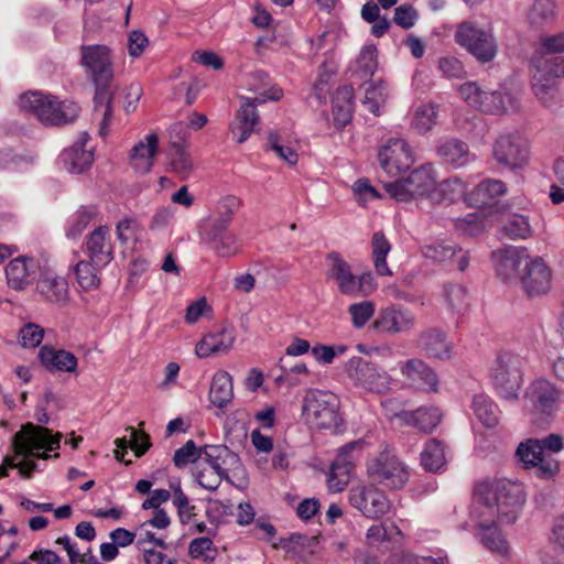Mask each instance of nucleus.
<instances>
[{"instance_id": "nucleus-6", "label": "nucleus", "mask_w": 564, "mask_h": 564, "mask_svg": "<svg viewBox=\"0 0 564 564\" xmlns=\"http://www.w3.org/2000/svg\"><path fill=\"white\" fill-rule=\"evenodd\" d=\"M339 398L329 391L313 389L303 400V417L317 430H334L341 423Z\"/></svg>"}, {"instance_id": "nucleus-32", "label": "nucleus", "mask_w": 564, "mask_h": 564, "mask_svg": "<svg viewBox=\"0 0 564 564\" xmlns=\"http://www.w3.org/2000/svg\"><path fill=\"white\" fill-rule=\"evenodd\" d=\"M87 132H82L78 140L63 153L65 167L70 173H83L94 161V153L84 145L88 141Z\"/></svg>"}, {"instance_id": "nucleus-12", "label": "nucleus", "mask_w": 564, "mask_h": 564, "mask_svg": "<svg viewBox=\"0 0 564 564\" xmlns=\"http://www.w3.org/2000/svg\"><path fill=\"white\" fill-rule=\"evenodd\" d=\"M349 502L369 519H379L392 508V503L386 492L375 485L352 487L349 491Z\"/></svg>"}, {"instance_id": "nucleus-62", "label": "nucleus", "mask_w": 564, "mask_h": 564, "mask_svg": "<svg viewBox=\"0 0 564 564\" xmlns=\"http://www.w3.org/2000/svg\"><path fill=\"white\" fill-rule=\"evenodd\" d=\"M199 459V465L202 464L203 454L202 447L197 448L194 441L189 440L186 442L184 446L176 449L173 456V462L176 467H183L188 463H193Z\"/></svg>"}, {"instance_id": "nucleus-11", "label": "nucleus", "mask_w": 564, "mask_h": 564, "mask_svg": "<svg viewBox=\"0 0 564 564\" xmlns=\"http://www.w3.org/2000/svg\"><path fill=\"white\" fill-rule=\"evenodd\" d=\"M495 161L509 170L522 169L529 163L530 147L518 132L501 133L492 147Z\"/></svg>"}, {"instance_id": "nucleus-14", "label": "nucleus", "mask_w": 564, "mask_h": 564, "mask_svg": "<svg viewBox=\"0 0 564 564\" xmlns=\"http://www.w3.org/2000/svg\"><path fill=\"white\" fill-rule=\"evenodd\" d=\"M492 380L496 390L506 400H516L521 388V376L517 360L508 352L500 354L495 360Z\"/></svg>"}, {"instance_id": "nucleus-21", "label": "nucleus", "mask_w": 564, "mask_h": 564, "mask_svg": "<svg viewBox=\"0 0 564 564\" xmlns=\"http://www.w3.org/2000/svg\"><path fill=\"white\" fill-rule=\"evenodd\" d=\"M529 253L525 249L509 248L497 250L492 253L496 273L506 282L520 280V273L524 267V260Z\"/></svg>"}, {"instance_id": "nucleus-13", "label": "nucleus", "mask_w": 564, "mask_h": 564, "mask_svg": "<svg viewBox=\"0 0 564 564\" xmlns=\"http://www.w3.org/2000/svg\"><path fill=\"white\" fill-rule=\"evenodd\" d=\"M380 167L394 177L408 171L414 163V154L405 140L391 138L378 151Z\"/></svg>"}, {"instance_id": "nucleus-42", "label": "nucleus", "mask_w": 564, "mask_h": 564, "mask_svg": "<svg viewBox=\"0 0 564 564\" xmlns=\"http://www.w3.org/2000/svg\"><path fill=\"white\" fill-rule=\"evenodd\" d=\"M416 198L427 196L436 184L435 172L432 166L423 165L414 171L406 177Z\"/></svg>"}, {"instance_id": "nucleus-10", "label": "nucleus", "mask_w": 564, "mask_h": 564, "mask_svg": "<svg viewBox=\"0 0 564 564\" xmlns=\"http://www.w3.org/2000/svg\"><path fill=\"white\" fill-rule=\"evenodd\" d=\"M346 370L354 386L359 389L378 394L390 390V375L370 361L352 357L348 360Z\"/></svg>"}, {"instance_id": "nucleus-47", "label": "nucleus", "mask_w": 564, "mask_h": 564, "mask_svg": "<svg viewBox=\"0 0 564 564\" xmlns=\"http://www.w3.org/2000/svg\"><path fill=\"white\" fill-rule=\"evenodd\" d=\"M438 109L434 104L419 106L413 112L411 127L420 134L430 132L437 122Z\"/></svg>"}, {"instance_id": "nucleus-22", "label": "nucleus", "mask_w": 564, "mask_h": 564, "mask_svg": "<svg viewBox=\"0 0 564 564\" xmlns=\"http://www.w3.org/2000/svg\"><path fill=\"white\" fill-rule=\"evenodd\" d=\"M528 406L535 414H550L558 399V391L545 379L535 380L527 392Z\"/></svg>"}, {"instance_id": "nucleus-27", "label": "nucleus", "mask_w": 564, "mask_h": 564, "mask_svg": "<svg viewBox=\"0 0 564 564\" xmlns=\"http://www.w3.org/2000/svg\"><path fill=\"white\" fill-rule=\"evenodd\" d=\"M36 290L46 302L64 305L68 301L67 281L48 269L41 272Z\"/></svg>"}, {"instance_id": "nucleus-63", "label": "nucleus", "mask_w": 564, "mask_h": 564, "mask_svg": "<svg viewBox=\"0 0 564 564\" xmlns=\"http://www.w3.org/2000/svg\"><path fill=\"white\" fill-rule=\"evenodd\" d=\"M43 336L44 330L42 327L29 323L20 329V344L24 348H35L42 343Z\"/></svg>"}, {"instance_id": "nucleus-53", "label": "nucleus", "mask_w": 564, "mask_h": 564, "mask_svg": "<svg viewBox=\"0 0 564 564\" xmlns=\"http://www.w3.org/2000/svg\"><path fill=\"white\" fill-rule=\"evenodd\" d=\"M556 17L554 0H534L529 13V22L536 28H541L552 21Z\"/></svg>"}, {"instance_id": "nucleus-28", "label": "nucleus", "mask_w": 564, "mask_h": 564, "mask_svg": "<svg viewBox=\"0 0 564 564\" xmlns=\"http://www.w3.org/2000/svg\"><path fill=\"white\" fill-rule=\"evenodd\" d=\"M36 264L32 258L20 256L6 267L8 285L17 291L24 290L35 279Z\"/></svg>"}, {"instance_id": "nucleus-45", "label": "nucleus", "mask_w": 564, "mask_h": 564, "mask_svg": "<svg viewBox=\"0 0 564 564\" xmlns=\"http://www.w3.org/2000/svg\"><path fill=\"white\" fill-rule=\"evenodd\" d=\"M364 448L365 443L361 440L349 442L337 449L336 458L332 464L335 465L336 468L351 473Z\"/></svg>"}, {"instance_id": "nucleus-17", "label": "nucleus", "mask_w": 564, "mask_h": 564, "mask_svg": "<svg viewBox=\"0 0 564 564\" xmlns=\"http://www.w3.org/2000/svg\"><path fill=\"white\" fill-rule=\"evenodd\" d=\"M516 454L524 468H535V474L539 478L550 479L560 470L558 462L544 455L536 438H528L521 442Z\"/></svg>"}, {"instance_id": "nucleus-40", "label": "nucleus", "mask_w": 564, "mask_h": 564, "mask_svg": "<svg viewBox=\"0 0 564 564\" xmlns=\"http://www.w3.org/2000/svg\"><path fill=\"white\" fill-rule=\"evenodd\" d=\"M390 91L386 82L378 79L376 82L366 83L364 85L362 106L378 116L380 108L387 102Z\"/></svg>"}, {"instance_id": "nucleus-5", "label": "nucleus", "mask_w": 564, "mask_h": 564, "mask_svg": "<svg viewBox=\"0 0 564 564\" xmlns=\"http://www.w3.org/2000/svg\"><path fill=\"white\" fill-rule=\"evenodd\" d=\"M454 42L480 64L491 63L498 55L499 44L491 25L465 20L454 26Z\"/></svg>"}, {"instance_id": "nucleus-64", "label": "nucleus", "mask_w": 564, "mask_h": 564, "mask_svg": "<svg viewBox=\"0 0 564 564\" xmlns=\"http://www.w3.org/2000/svg\"><path fill=\"white\" fill-rule=\"evenodd\" d=\"M417 19L419 13L411 4H401L394 9L393 22L404 30L413 28Z\"/></svg>"}, {"instance_id": "nucleus-33", "label": "nucleus", "mask_w": 564, "mask_h": 564, "mask_svg": "<svg viewBox=\"0 0 564 564\" xmlns=\"http://www.w3.org/2000/svg\"><path fill=\"white\" fill-rule=\"evenodd\" d=\"M499 232L510 240H527L534 236L530 217L518 213H511L503 217Z\"/></svg>"}, {"instance_id": "nucleus-24", "label": "nucleus", "mask_w": 564, "mask_h": 564, "mask_svg": "<svg viewBox=\"0 0 564 564\" xmlns=\"http://www.w3.org/2000/svg\"><path fill=\"white\" fill-rule=\"evenodd\" d=\"M202 464L208 465L227 477L229 471L238 470L241 467L239 456L226 445H205L202 447Z\"/></svg>"}, {"instance_id": "nucleus-34", "label": "nucleus", "mask_w": 564, "mask_h": 564, "mask_svg": "<svg viewBox=\"0 0 564 564\" xmlns=\"http://www.w3.org/2000/svg\"><path fill=\"white\" fill-rule=\"evenodd\" d=\"M247 87L248 90L257 95L251 98L254 101V106L262 105L268 100H280L283 95L279 87L270 86V79L262 70L253 72L248 76Z\"/></svg>"}, {"instance_id": "nucleus-9", "label": "nucleus", "mask_w": 564, "mask_h": 564, "mask_svg": "<svg viewBox=\"0 0 564 564\" xmlns=\"http://www.w3.org/2000/svg\"><path fill=\"white\" fill-rule=\"evenodd\" d=\"M327 278L334 280L338 290L348 296H367L373 292L376 284L370 273L356 275L347 261L337 252L328 253Z\"/></svg>"}, {"instance_id": "nucleus-30", "label": "nucleus", "mask_w": 564, "mask_h": 564, "mask_svg": "<svg viewBox=\"0 0 564 564\" xmlns=\"http://www.w3.org/2000/svg\"><path fill=\"white\" fill-rule=\"evenodd\" d=\"M419 347L429 357L436 359H448L452 357V344L444 330L432 327L423 330L417 338Z\"/></svg>"}, {"instance_id": "nucleus-1", "label": "nucleus", "mask_w": 564, "mask_h": 564, "mask_svg": "<svg viewBox=\"0 0 564 564\" xmlns=\"http://www.w3.org/2000/svg\"><path fill=\"white\" fill-rule=\"evenodd\" d=\"M82 65L96 86L95 107L102 109L99 134L106 137L112 118V95L108 87L113 78V59L111 50L106 45H83L80 47Z\"/></svg>"}, {"instance_id": "nucleus-54", "label": "nucleus", "mask_w": 564, "mask_h": 564, "mask_svg": "<svg viewBox=\"0 0 564 564\" xmlns=\"http://www.w3.org/2000/svg\"><path fill=\"white\" fill-rule=\"evenodd\" d=\"M13 454H15V453L13 452ZM29 456H22V455H20V456L13 455L12 457L6 456L0 466V478L7 477L9 475L10 468H17L20 476L25 479L31 478L33 471L36 468V463L33 460H28L26 459Z\"/></svg>"}, {"instance_id": "nucleus-16", "label": "nucleus", "mask_w": 564, "mask_h": 564, "mask_svg": "<svg viewBox=\"0 0 564 564\" xmlns=\"http://www.w3.org/2000/svg\"><path fill=\"white\" fill-rule=\"evenodd\" d=\"M523 291L531 297L546 294L552 288V271L541 257L528 256L520 273Z\"/></svg>"}, {"instance_id": "nucleus-25", "label": "nucleus", "mask_w": 564, "mask_h": 564, "mask_svg": "<svg viewBox=\"0 0 564 564\" xmlns=\"http://www.w3.org/2000/svg\"><path fill=\"white\" fill-rule=\"evenodd\" d=\"M159 148V137L156 133H149L139 140L131 149L129 155L130 166L139 174L150 172L153 166Z\"/></svg>"}, {"instance_id": "nucleus-4", "label": "nucleus", "mask_w": 564, "mask_h": 564, "mask_svg": "<svg viewBox=\"0 0 564 564\" xmlns=\"http://www.w3.org/2000/svg\"><path fill=\"white\" fill-rule=\"evenodd\" d=\"M240 200L236 196H226L218 204V215L209 219L203 230V239L219 257H232L239 250L237 236L228 230Z\"/></svg>"}, {"instance_id": "nucleus-49", "label": "nucleus", "mask_w": 564, "mask_h": 564, "mask_svg": "<svg viewBox=\"0 0 564 564\" xmlns=\"http://www.w3.org/2000/svg\"><path fill=\"white\" fill-rule=\"evenodd\" d=\"M443 297L446 306L456 314L465 312L469 305L467 289L460 284H445Z\"/></svg>"}, {"instance_id": "nucleus-8", "label": "nucleus", "mask_w": 564, "mask_h": 564, "mask_svg": "<svg viewBox=\"0 0 564 564\" xmlns=\"http://www.w3.org/2000/svg\"><path fill=\"white\" fill-rule=\"evenodd\" d=\"M367 476L375 484L399 490L409 481L410 470L393 452L384 449L367 463Z\"/></svg>"}, {"instance_id": "nucleus-58", "label": "nucleus", "mask_w": 564, "mask_h": 564, "mask_svg": "<svg viewBox=\"0 0 564 564\" xmlns=\"http://www.w3.org/2000/svg\"><path fill=\"white\" fill-rule=\"evenodd\" d=\"M188 554L192 558H202L205 562H213L217 555V549L209 538H196L188 545Z\"/></svg>"}, {"instance_id": "nucleus-7", "label": "nucleus", "mask_w": 564, "mask_h": 564, "mask_svg": "<svg viewBox=\"0 0 564 564\" xmlns=\"http://www.w3.org/2000/svg\"><path fill=\"white\" fill-rule=\"evenodd\" d=\"M21 109L33 113L45 124H63L73 121L79 107L73 101L55 102L51 96L37 91L23 94L20 97Z\"/></svg>"}, {"instance_id": "nucleus-56", "label": "nucleus", "mask_w": 564, "mask_h": 564, "mask_svg": "<svg viewBox=\"0 0 564 564\" xmlns=\"http://www.w3.org/2000/svg\"><path fill=\"white\" fill-rule=\"evenodd\" d=\"M486 217L481 212H474L465 217H459L454 220V226L462 234L475 236L485 229Z\"/></svg>"}, {"instance_id": "nucleus-31", "label": "nucleus", "mask_w": 564, "mask_h": 564, "mask_svg": "<svg viewBox=\"0 0 564 564\" xmlns=\"http://www.w3.org/2000/svg\"><path fill=\"white\" fill-rule=\"evenodd\" d=\"M39 359L50 372L73 373L78 366V359L73 352L47 345L39 350Z\"/></svg>"}, {"instance_id": "nucleus-38", "label": "nucleus", "mask_w": 564, "mask_h": 564, "mask_svg": "<svg viewBox=\"0 0 564 564\" xmlns=\"http://www.w3.org/2000/svg\"><path fill=\"white\" fill-rule=\"evenodd\" d=\"M467 185L458 177H451L434 185L430 199L434 204L454 203L466 194Z\"/></svg>"}, {"instance_id": "nucleus-57", "label": "nucleus", "mask_w": 564, "mask_h": 564, "mask_svg": "<svg viewBox=\"0 0 564 564\" xmlns=\"http://www.w3.org/2000/svg\"><path fill=\"white\" fill-rule=\"evenodd\" d=\"M141 231L142 227L140 223L131 217L121 219L116 226L117 238L122 245L138 242Z\"/></svg>"}, {"instance_id": "nucleus-43", "label": "nucleus", "mask_w": 564, "mask_h": 564, "mask_svg": "<svg viewBox=\"0 0 564 564\" xmlns=\"http://www.w3.org/2000/svg\"><path fill=\"white\" fill-rule=\"evenodd\" d=\"M371 256L377 274L391 276L392 272L387 263V256L391 250V245L381 232H375L371 238Z\"/></svg>"}, {"instance_id": "nucleus-29", "label": "nucleus", "mask_w": 564, "mask_h": 564, "mask_svg": "<svg viewBox=\"0 0 564 564\" xmlns=\"http://www.w3.org/2000/svg\"><path fill=\"white\" fill-rule=\"evenodd\" d=\"M506 193L507 186L502 181L486 178L466 194L465 200L473 207L490 206Z\"/></svg>"}, {"instance_id": "nucleus-26", "label": "nucleus", "mask_w": 564, "mask_h": 564, "mask_svg": "<svg viewBox=\"0 0 564 564\" xmlns=\"http://www.w3.org/2000/svg\"><path fill=\"white\" fill-rule=\"evenodd\" d=\"M425 258L436 262L452 263L457 257V269L465 271L469 265V254L456 245L446 241H433L422 247Z\"/></svg>"}, {"instance_id": "nucleus-37", "label": "nucleus", "mask_w": 564, "mask_h": 564, "mask_svg": "<svg viewBox=\"0 0 564 564\" xmlns=\"http://www.w3.org/2000/svg\"><path fill=\"white\" fill-rule=\"evenodd\" d=\"M437 154L448 164L463 167L470 162L468 145L458 139H447L441 142Z\"/></svg>"}, {"instance_id": "nucleus-59", "label": "nucleus", "mask_w": 564, "mask_h": 564, "mask_svg": "<svg viewBox=\"0 0 564 564\" xmlns=\"http://www.w3.org/2000/svg\"><path fill=\"white\" fill-rule=\"evenodd\" d=\"M376 311L371 301H362L348 306L351 324L355 328L364 327L373 316Z\"/></svg>"}, {"instance_id": "nucleus-60", "label": "nucleus", "mask_w": 564, "mask_h": 564, "mask_svg": "<svg viewBox=\"0 0 564 564\" xmlns=\"http://www.w3.org/2000/svg\"><path fill=\"white\" fill-rule=\"evenodd\" d=\"M198 470L195 474V478L199 486L203 488L214 491L216 490L223 479L228 480L229 478L224 474L218 473V470L212 469L208 465L203 466V464L197 465Z\"/></svg>"}, {"instance_id": "nucleus-50", "label": "nucleus", "mask_w": 564, "mask_h": 564, "mask_svg": "<svg viewBox=\"0 0 564 564\" xmlns=\"http://www.w3.org/2000/svg\"><path fill=\"white\" fill-rule=\"evenodd\" d=\"M421 462L426 470L438 471L446 463L443 444L436 440L429 441L421 454Z\"/></svg>"}, {"instance_id": "nucleus-44", "label": "nucleus", "mask_w": 564, "mask_h": 564, "mask_svg": "<svg viewBox=\"0 0 564 564\" xmlns=\"http://www.w3.org/2000/svg\"><path fill=\"white\" fill-rule=\"evenodd\" d=\"M535 72L532 75V89L538 99L545 107H553L554 99L556 97V89L554 88L552 76L545 70V75L542 73L540 65H534Z\"/></svg>"}, {"instance_id": "nucleus-48", "label": "nucleus", "mask_w": 564, "mask_h": 564, "mask_svg": "<svg viewBox=\"0 0 564 564\" xmlns=\"http://www.w3.org/2000/svg\"><path fill=\"white\" fill-rule=\"evenodd\" d=\"M471 409L485 426L494 427L498 424V409L489 397L485 394L475 395Z\"/></svg>"}, {"instance_id": "nucleus-35", "label": "nucleus", "mask_w": 564, "mask_h": 564, "mask_svg": "<svg viewBox=\"0 0 564 564\" xmlns=\"http://www.w3.org/2000/svg\"><path fill=\"white\" fill-rule=\"evenodd\" d=\"M518 100L508 91L495 90L485 91L484 98L480 100L479 110L501 115L518 110Z\"/></svg>"}, {"instance_id": "nucleus-61", "label": "nucleus", "mask_w": 564, "mask_h": 564, "mask_svg": "<svg viewBox=\"0 0 564 564\" xmlns=\"http://www.w3.org/2000/svg\"><path fill=\"white\" fill-rule=\"evenodd\" d=\"M555 182L550 187V198L553 204L564 203V154L553 164Z\"/></svg>"}, {"instance_id": "nucleus-2", "label": "nucleus", "mask_w": 564, "mask_h": 564, "mask_svg": "<svg viewBox=\"0 0 564 564\" xmlns=\"http://www.w3.org/2000/svg\"><path fill=\"white\" fill-rule=\"evenodd\" d=\"M476 494L488 509L489 517L503 524L516 522L527 498L521 482L506 478L480 481Z\"/></svg>"}, {"instance_id": "nucleus-52", "label": "nucleus", "mask_w": 564, "mask_h": 564, "mask_svg": "<svg viewBox=\"0 0 564 564\" xmlns=\"http://www.w3.org/2000/svg\"><path fill=\"white\" fill-rule=\"evenodd\" d=\"M171 171L185 178L193 171V161L189 153L181 144L173 143L169 152Z\"/></svg>"}, {"instance_id": "nucleus-20", "label": "nucleus", "mask_w": 564, "mask_h": 564, "mask_svg": "<svg viewBox=\"0 0 564 564\" xmlns=\"http://www.w3.org/2000/svg\"><path fill=\"white\" fill-rule=\"evenodd\" d=\"M86 253L97 267H107L113 260L115 248L109 227L99 226L90 232L86 241Z\"/></svg>"}, {"instance_id": "nucleus-51", "label": "nucleus", "mask_w": 564, "mask_h": 564, "mask_svg": "<svg viewBox=\"0 0 564 564\" xmlns=\"http://www.w3.org/2000/svg\"><path fill=\"white\" fill-rule=\"evenodd\" d=\"M376 46L368 45L362 47L354 64L352 72L362 79L371 77L378 68Z\"/></svg>"}, {"instance_id": "nucleus-3", "label": "nucleus", "mask_w": 564, "mask_h": 564, "mask_svg": "<svg viewBox=\"0 0 564 564\" xmlns=\"http://www.w3.org/2000/svg\"><path fill=\"white\" fill-rule=\"evenodd\" d=\"M35 416L39 424L31 422L23 424L20 431L13 435L11 447L18 456L48 459L51 456L47 452L59 448L63 435L45 427L50 422L45 406H41Z\"/></svg>"}, {"instance_id": "nucleus-15", "label": "nucleus", "mask_w": 564, "mask_h": 564, "mask_svg": "<svg viewBox=\"0 0 564 564\" xmlns=\"http://www.w3.org/2000/svg\"><path fill=\"white\" fill-rule=\"evenodd\" d=\"M415 314L400 304H391L379 311L371 328L382 335L409 333L415 325Z\"/></svg>"}, {"instance_id": "nucleus-39", "label": "nucleus", "mask_w": 564, "mask_h": 564, "mask_svg": "<svg viewBox=\"0 0 564 564\" xmlns=\"http://www.w3.org/2000/svg\"><path fill=\"white\" fill-rule=\"evenodd\" d=\"M403 421L425 433L432 432L441 422L442 413L437 408L422 406L415 411L403 412Z\"/></svg>"}, {"instance_id": "nucleus-18", "label": "nucleus", "mask_w": 564, "mask_h": 564, "mask_svg": "<svg viewBox=\"0 0 564 564\" xmlns=\"http://www.w3.org/2000/svg\"><path fill=\"white\" fill-rule=\"evenodd\" d=\"M400 373L412 387L429 392H436L438 389L437 375L422 359L411 358L401 362Z\"/></svg>"}, {"instance_id": "nucleus-36", "label": "nucleus", "mask_w": 564, "mask_h": 564, "mask_svg": "<svg viewBox=\"0 0 564 564\" xmlns=\"http://www.w3.org/2000/svg\"><path fill=\"white\" fill-rule=\"evenodd\" d=\"M234 398L232 377L224 370L217 371L212 380L209 389L210 402L219 408H226Z\"/></svg>"}, {"instance_id": "nucleus-23", "label": "nucleus", "mask_w": 564, "mask_h": 564, "mask_svg": "<svg viewBox=\"0 0 564 564\" xmlns=\"http://www.w3.org/2000/svg\"><path fill=\"white\" fill-rule=\"evenodd\" d=\"M241 106L237 110L235 119L230 123V132L239 143H243L256 131L259 115L254 101L250 97H240Z\"/></svg>"}, {"instance_id": "nucleus-41", "label": "nucleus", "mask_w": 564, "mask_h": 564, "mask_svg": "<svg viewBox=\"0 0 564 564\" xmlns=\"http://www.w3.org/2000/svg\"><path fill=\"white\" fill-rule=\"evenodd\" d=\"M479 536L482 544L491 552L500 556H508L510 546L494 522L487 520L478 523Z\"/></svg>"}, {"instance_id": "nucleus-55", "label": "nucleus", "mask_w": 564, "mask_h": 564, "mask_svg": "<svg viewBox=\"0 0 564 564\" xmlns=\"http://www.w3.org/2000/svg\"><path fill=\"white\" fill-rule=\"evenodd\" d=\"M97 208L94 206L82 207L74 215L70 226L67 229V237L77 239L89 224L96 218Z\"/></svg>"}, {"instance_id": "nucleus-19", "label": "nucleus", "mask_w": 564, "mask_h": 564, "mask_svg": "<svg viewBox=\"0 0 564 564\" xmlns=\"http://www.w3.org/2000/svg\"><path fill=\"white\" fill-rule=\"evenodd\" d=\"M235 340V329L230 326H221L204 335L195 346V354L198 358L227 355Z\"/></svg>"}, {"instance_id": "nucleus-46", "label": "nucleus", "mask_w": 564, "mask_h": 564, "mask_svg": "<svg viewBox=\"0 0 564 564\" xmlns=\"http://www.w3.org/2000/svg\"><path fill=\"white\" fill-rule=\"evenodd\" d=\"M105 267H97L91 260H82L75 265L76 280L85 291L96 290L100 285L99 272Z\"/></svg>"}]
</instances>
